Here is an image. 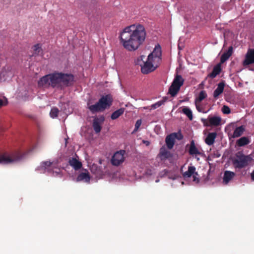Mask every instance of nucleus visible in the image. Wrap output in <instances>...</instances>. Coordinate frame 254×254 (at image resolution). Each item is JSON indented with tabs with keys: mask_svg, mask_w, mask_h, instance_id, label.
<instances>
[{
	"mask_svg": "<svg viewBox=\"0 0 254 254\" xmlns=\"http://www.w3.org/2000/svg\"><path fill=\"white\" fill-rule=\"evenodd\" d=\"M146 36L144 27L139 24H134L126 27L120 33V38L126 50L134 51L144 42Z\"/></svg>",
	"mask_w": 254,
	"mask_h": 254,
	"instance_id": "1",
	"label": "nucleus"
},
{
	"mask_svg": "<svg viewBox=\"0 0 254 254\" xmlns=\"http://www.w3.org/2000/svg\"><path fill=\"white\" fill-rule=\"evenodd\" d=\"M74 80V76L71 74L62 72H55L46 75L40 78L38 82L39 86L52 87L62 89L65 86L71 85Z\"/></svg>",
	"mask_w": 254,
	"mask_h": 254,
	"instance_id": "2",
	"label": "nucleus"
},
{
	"mask_svg": "<svg viewBox=\"0 0 254 254\" xmlns=\"http://www.w3.org/2000/svg\"><path fill=\"white\" fill-rule=\"evenodd\" d=\"M113 99L110 94L103 96L100 100L94 105H90V103H87L88 109L93 113L104 111L109 108L112 104Z\"/></svg>",
	"mask_w": 254,
	"mask_h": 254,
	"instance_id": "3",
	"label": "nucleus"
},
{
	"mask_svg": "<svg viewBox=\"0 0 254 254\" xmlns=\"http://www.w3.org/2000/svg\"><path fill=\"white\" fill-rule=\"evenodd\" d=\"M252 157L250 155H246L243 152L239 151L235 154L232 160V164L235 169H241L247 167L252 162Z\"/></svg>",
	"mask_w": 254,
	"mask_h": 254,
	"instance_id": "4",
	"label": "nucleus"
},
{
	"mask_svg": "<svg viewBox=\"0 0 254 254\" xmlns=\"http://www.w3.org/2000/svg\"><path fill=\"white\" fill-rule=\"evenodd\" d=\"M145 58L144 56H141L135 61V64H138L141 66V71L143 74H148L151 72L153 71L158 66V64L154 62L151 59L147 58L145 62L143 61Z\"/></svg>",
	"mask_w": 254,
	"mask_h": 254,
	"instance_id": "5",
	"label": "nucleus"
},
{
	"mask_svg": "<svg viewBox=\"0 0 254 254\" xmlns=\"http://www.w3.org/2000/svg\"><path fill=\"white\" fill-rule=\"evenodd\" d=\"M44 172H47L54 177H62L61 169L57 167V164L54 162H43L41 164Z\"/></svg>",
	"mask_w": 254,
	"mask_h": 254,
	"instance_id": "6",
	"label": "nucleus"
},
{
	"mask_svg": "<svg viewBox=\"0 0 254 254\" xmlns=\"http://www.w3.org/2000/svg\"><path fill=\"white\" fill-rule=\"evenodd\" d=\"M23 157V155L20 154L18 152L0 154V164H7L16 163L22 160Z\"/></svg>",
	"mask_w": 254,
	"mask_h": 254,
	"instance_id": "7",
	"label": "nucleus"
},
{
	"mask_svg": "<svg viewBox=\"0 0 254 254\" xmlns=\"http://www.w3.org/2000/svg\"><path fill=\"white\" fill-rule=\"evenodd\" d=\"M184 82V80L182 76L177 74L169 87L168 91L169 94H170L172 97L175 96L179 91L181 87L183 85Z\"/></svg>",
	"mask_w": 254,
	"mask_h": 254,
	"instance_id": "8",
	"label": "nucleus"
},
{
	"mask_svg": "<svg viewBox=\"0 0 254 254\" xmlns=\"http://www.w3.org/2000/svg\"><path fill=\"white\" fill-rule=\"evenodd\" d=\"M126 151L120 150L116 151L112 156L111 162L113 166H118L122 164L125 160Z\"/></svg>",
	"mask_w": 254,
	"mask_h": 254,
	"instance_id": "9",
	"label": "nucleus"
},
{
	"mask_svg": "<svg viewBox=\"0 0 254 254\" xmlns=\"http://www.w3.org/2000/svg\"><path fill=\"white\" fill-rule=\"evenodd\" d=\"M161 47L158 45L155 46L153 52L148 55V57L149 60L151 59V60L159 64L161 59Z\"/></svg>",
	"mask_w": 254,
	"mask_h": 254,
	"instance_id": "10",
	"label": "nucleus"
},
{
	"mask_svg": "<svg viewBox=\"0 0 254 254\" xmlns=\"http://www.w3.org/2000/svg\"><path fill=\"white\" fill-rule=\"evenodd\" d=\"M253 64H254V49H249L245 55L242 64L244 66H247Z\"/></svg>",
	"mask_w": 254,
	"mask_h": 254,
	"instance_id": "11",
	"label": "nucleus"
},
{
	"mask_svg": "<svg viewBox=\"0 0 254 254\" xmlns=\"http://www.w3.org/2000/svg\"><path fill=\"white\" fill-rule=\"evenodd\" d=\"M193 175V181L198 182L199 179L196 177L198 176V174L195 172V167L193 166H189L188 171L184 172L183 176L185 178L190 177Z\"/></svg>",
	"mask_w": 254,
	"mask_h": 254,
	"instance_id": "12",
	"label": "nucleus"
},
{
	"mask_svg": "<svg viewBox=\"0 0 254 254\" xmlns=\"http://www.w3.org/2000/svg\"><path fill=\"white\" fill-rule=\"evenodd\" d=\"M158 156L161 160H166L172 158V154L165 147L163 146L160 149Z\"/></svg>",
	"mask_w": 254,
	"mask_h": 254,
	"instance_id": "13",
	"label": "nucleus"
},
{
	"mask_svg": "<svg viewBox=\"0 0 254 254\" xmlns=\"http://www.w3.org/2000/svg\"><path fill=\"white\" fill-rule=\"evenodd\" d=\"M90 181V177L89 172L85 170L84 172L80 173L76 178L77 182L83 181L86 183H89Z\"/></svg>",
	"mask_w": 254,
	"mask_h": 254,
	"instance_id": "14",
	"label": "nucleus"
},
{
	"mask_svg": "<svg viewBox=\"0 0 254 254\" xmlns=\"http://www.w3.org/2000/svg\"><path fill=\"white\" fill-rule=\"evenodd\" d=\"M161 177L167 176L168 179L171 180H176L179 177V175L171 172H169L166 170H164L159 174Z\"/></svg>",
	"mask_w": 254,
	"mask_h": 254,
	"instance_id": "15",
	"label": "nucleus"
},
{
	"mask_svg": "<svg viewBox=\"0 0 254 254\" xmlns=\"http://www.w3.org/2000/svg\"><path fill=\"white\" fill-rule=\"evenodd\" d=\"M189 153L191 155H196L201 154V152L196 147L194 141L192 140L190 141V145L189 149Z\"/></svg>",
	"mask_w": 254,
	"mask_h": 254,
	"instance_id": "16",
	"label": "nucleus"
},
{
	"mask_svg": "<svg viewBox=\"0 0 254 254\" xmlns=\"http://www.w3.org/2000/svg\"><path fill=\"white\" fill-rule=\"evenodd\" d=\"M235 173L230 171H226L224 172L223 178V182L224 184H227L234 177Z\"/></svg>",
	"mask_w": 254,
	"mask_h": 254,
	"instance_id": "17",
	"label": "nucleus"
},
{
	"mask_svg": "<svg viewBox=\"0 0 254 254\" xmlns=\"http://www.w3.org/2000/svg\"><path fill=\"white\" fill-rule=\"evenodd\" d=\"M233 47L230 46L229 47L228 50L222 55L220 59L221 64H223L229 59L233 53Z\"/></svg>",
	"mask_w": 254,
	"mask_h": 254,
	"instance_id": "18",
	"label": "nucleus"
},
{
	"mask_svg": "<svg viewBox=\"0 0 254 254\" xmlns=\"http://www.w3.org/2000/svg\"><path fill=\"white\" fill-rule=\"evenodd\" d=\"M69 164L75 170L80 169L82 167V163L75 158L69 159Z\"/></svg>",
	"mask_w": 254,
	"mask_h": 254,
	"instance_id": "19",
	"label": "nucleus"
},
{
	"mask_svg": "<svg viewBox=\"0 0 254 254\" xmlns=\"http://www.w3.org/2000/svg\"><path fill=\"white\" fill-rule=\"evenodd\" d=\"M225 83L223 82L218 83L216 89L213 92V97L217 99L218 96L223 93L224 89Z\"/></svg>",
	"mask_w": 254,
	"mask_h": 254,
	"instance_id": "20",
	"label": "nucleus"
},
{
	"mask_svg": "<svg viewBox=\"0 0 254 254\" xmlns=\"http://www.w3.org/2000/svg\"><path fill=\"white\" fill-rule=\"evenodd\" d=\"M216 135L215 132L209 133L205 139V143L208 145H212L214 143Z\"/></svg>",
	"mask_w": 254,
	"mask_h": 254,
	"instance_id": "21",
	"label": "nucleus"
},
{
	"mask_svg": "<svg viewBox=\"0 0 254 254\" xmlns=\"http://www.w3.org/2000/svg\"><path fill=\"white\" fill-rule=\"evenodd\" d=\"M221 121V118L219 117H209V126H218Z\"/></svg>",
	"mask_w": 254,
	"mask_h": 254,
	"instance_id": "22",
	"label": "nucleus"
},
{
	"mask_svg": "<svg viewBox=\"0 0 254 254\" xmlns=\"http://www.w3.org/2000/svg\"><path fill=\"white\" fill-rule=\"evenodd\" d=\"M251 142V140L248 137L243 136L237 140L236 144L239 147L244 146L249 144Z\"/></svg>",
	"mask_w": 254,
	"mask_h": 254,
	"instance_id": "23",
	"label": "nucleus"
},
{
	"mask_svg": "<svg viewBox=\"0 0 254 254\" xmlns=\"http://www.w3.org/2000/svg\"><path fill=\"white\" fill-rule=\"evenodd\" d=\"M221 64H217L216 65H215L212 71L208 75V77H209L211 78H214L218 74H219L220 73V72H221Z\"/></svg>",
	"mask_w": 254,
	"mask_h": 254,
	"instance_id": "24",
	"label": "nucleus"
},
{
	"mask_svg": "<svg viewBox=\"0 0 254 254\" xmlns=\"http://www.w3.org/2000/svg\"><path fill=\"white\" fill-rule=\"evenodd\" d=\"M165 142L168 149L173 148L175 144V139L171 134L166 136Z\"/></svg>",
	"mask_w": 254,
	"mask_h": 254,
	"instance_id": "25",
	"label": "nucleus"
},
{
	"mask_svg": "<svg viewBox=\"0 0 254 254\" xmlns=\"http://www.w3.org/2000/svg\"><path fill=\"white\" fill-rule=\"evenodd\" d=\"M244 131L245 127L243 126L237 127L235 128L233 132L232 137L233 138L238 137L243 133Z\"/></svg>",
	"mask_w": 254,
	"mask_h": 254,
	"instance_id": "26",
	"label": "nucleus"
},
{
	"mask_svg": "<svg viewBox=\"0 0 254 254\" xmlns=\"http://www.w3.org/2000/svg\"><path fill=\"white\" fill-rule=\"evenodd\" d=\"M124 111H125V109L121 108L115 111V112H114L112 114L111 116L112 120H114L118 119L120 116H121V115H122L124 114Z\"/></svg>",
	"mask_w": 254,
	"mask_h": 254,
	"instance_id": "27",
	"label": "nucleus"
},
{
	"mask_svg": "<svg viewBox=\"0 0 254 254\" xmlns=\"http://www.w3.org/2000/svg\"><path fill=\"white\" fill-rule=\"evenodd\" d=\"M93 127L96 133H99L101 130V127L98 119L93 120Z\"/></svg>",
	"mask_w": 254,
	"mask_h": 254,
	"instance_id": "28",
	"label": "nucleus"
},
{
	"mask_svg": "<svg viewBox=\"0 0 254 254\" xmlns=\"http://www.w3.org/2000/svg\"><path fill=\"white\" fill-rule=\"evenodd\" d=\"M167 99L168 98L167 97H163L162 100H160L157 102L156 103L152 104L151 106V108L153 109H155L159 108V107L163 105L166 102Z\"/></svg>",
	"mask_w": 254,
	"mask_h": 254,
	"instance_id": "29",
	"label": "nucleus"
},
{
	"mask_svg": "<svg viewBox=\"0 0 254 254\" xmlns=\"http://www.w3.org/2000/svg\"><path fill=\"white\" fill-rule=\"evenodd\" d=\"M182 112L185 114L190 120H192L193 118L192 113L191 110L188 107H184L182 109Z\"/></svg>",
	"mask_w": 254,
	"mask_h": 254,
	"instance_id": "30",
	"label": "nucleus"
},
{
	"mask_svg": "<svg viewBox=\"0 0 254 254\" xmlns=\"http://www.w3.org/2000/svg\"><path fill=\"white\" fill-rule=\"evenodd\" d=\"M171 134L172 135L174 139H177L178 140H181L183 138V135L182 134L180 130H179L177 132H174L171 133Z\"/></svg>",
	"mask_w": 254,
	"mask_h": 254,
	"instance_id": "31",
	"label": "nucleus"
},
{
	"mask_svg": "<svg viewBox=\"0 0 254 254\" xmlns=\"http://www.w3.org/2000/svg\"><path fill=\"white\" fill-rule=\"evenodd\" d=\"M207 96L205 91H201L199 94L198 98L196 100V102H201Z\"/></svg>",
	"mask_w": 254,
	"mask_h": 254,
	"instance_id": "32",
	"label": "nucleus"
},
{
	"mask_svg": "<svg viewBox=\"0 0 254 254\" xmlns=\"http://www.w3.org/2000/svg\"><path fill=\"white\" fill-rule=\"evenodd\" d=\"M59 110L57 108H53L51 109L50 115L51 118H55L58 117L59 113Z\"/></svg>",
	"mask_w": 254,
	"mask_h": 254,
	"instance_id": "33",
	"label": "nucleus"
},
{
	"mask_svg": "<svg viewBox=\"0 0 254 254\" xmlns=\"http://www.w3.org/2000/svg\"><path fill=\"white\" fill-rule=\"evenodd\" d=\"M33 51L34 52V55H38L42 50L41 47L39 44L35 45L33 47Z\"/></svg>",
	"mask_w": 254,
	"mask_h": 254,
	"instance_id": "34",
	"label": "nucleus"
},
{
	"mask_svg": "<svg viewBox=\"0 0 254 254\" xmlns=\"http://www.w3.org/2000/svg\"><path fill=\"white\" fill-rule=\"evenodd\" d=\"M90 170L91 172H92L93 174L95 175H98L100 173V170L98 169L97 165H93L90 167Z\"/></svg>",
	"mask_w": 254,
	"mask_h": 254,
	"instance_id": "35",
	"label": "nucleus"
},
{
	"mask_svg": "<svg viewBox=\"0 0 254 254\" xmlns=\"http://www.w3.org/2000/svg\"><path fill=\"white\" fill-rule=\"evenodd\" d=\"M222 111L224 114H229L231 112L230 109L227 106L224 105L222 108Z\"/></svg>",
	"mask_w": 254,
	"mask_h": 254,
	"instance_id": "36",
	"label": "nucleus"
},
{
	"mask_svg": "<svg viewBox=\"0 0 254 254\" xmlns=\"http://www.w3.org/2000/svg\"><path fill=\"white\" fill-rule=\"evenodd\" d=\"M141 124V120H138L135 123L134 131H136L138 130V128L140 126Z\"/></svg>",
	"mask_w": 254,
	"mask_h": 254,
	"instance_id": "37",
	"label": "nucleus"
},
{
	"mask_svg": "<svg viewBox=\"0 0 254 254\" xmlns=\"http://www.w3.org/2000/svg\"><path fill=\"white\" fill-rule=\"evenodd\" d=\"M201 122L203 124L204 126L206 127H209V122H208V119H201Z\"/></svg>",
	"mask_w": 254,
	"mask_h": 254,
	"instance_id": "38",
	"label": "nucleus"
},
{
	"mask_svg": "<svg viewBox=\"0 0 254 254\" xmlns=\"http://www.w3.org/2000/svg\"><path fill=\"white\" fill-rule=\"evenodd\" d=\"M196 108L197 110V111L199 112H202L203 113H207L209 110H208L207 111H203L201 108H200L199 107H198L197 104H196Z\"/></svg>",
	"mask_w": 254,
	"mask_h": 254,
	"instance_id": "39",
	"label": "nucleus"
},
{
	"mask_svg": "<svg viewBox=\"0 0 254 254\" xmlns=\"http://www.w3.org/2000/svg\"><path fill=\"white\" fill-rule=\"evenodd\" d=\"M251 177L252 181H254V170L251 174Z\"/></svg>",
	"mask_w": 254,
	"mask_h": 254,
	"instance_id": "40",
	"label": "nucleus"
},
{
	"mask_svg": "<svg viewBox=\"0 0 254 254\" xmlns=\"http://www.w3.org/2000/svg\"><path fill=\"white\" fill-rule=\"evenodd\" d=\"M9 72L6 71H3L1 73V76H5L6 74H8Z\"/></svg>",
	"mask_w": 254,
	"mask_h": 254,
	"instance_id": "41",
	"label": "nucleus"
},
{
	"mask_svg": "<svg viewBox=\"0 0 254 254\" xmlns=\"http://www.w3.org/2000/svg\"><path fill=\"white\" fill-rule=\"evenodd\" d=\"M3 105V102L2 100L1 99H0V107L2 106Z\"/></svg>",
	"mask_w": 254,
	"mask_h": 254,
	"instance_id": "42",
	"label": "nucleus"
},
{
	"mask_svg": "<svg viewBox=\"0 0 254 254\" xmlns=\"http://www.w3.org/2000/svg\"><path fill=\"white\" fill-rule=\"evenodd\" d=\"M159 180H156L155 181V182H156V183L159 182Z\"/></svg>",
	"mask_w": 254,
	"mask_h": 254,
	"instance_id": "43",
	"label": "nucleus"
},
{
	"mask_svg": "<svg viewBox=\"0 0 254 254\" xmlns=\"http://www.w3.org/2000/svg\"><path fill=\"white\" fill-rule=\"evenodd\" d=\"M66 142H67V139H65V144H66Z\"/></svg>",
	"mask_w": 254,
	"mask_h": 254,
	"instance_id": "44",
	"label": "nucleus"
}]
</instances>
